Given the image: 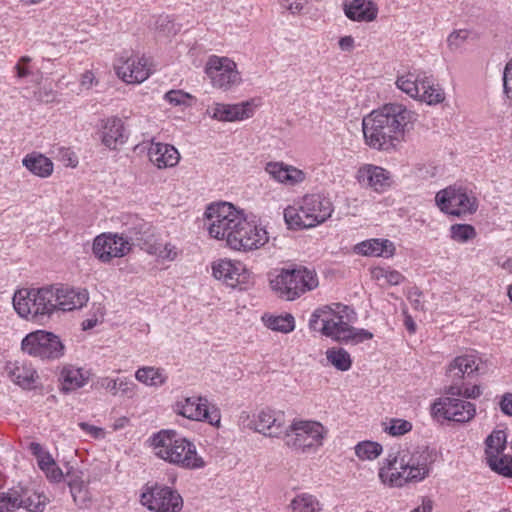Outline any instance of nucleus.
Instances as JSON below:
<instances>
[{
    "mask_svg": "<svg viewBox=\"0 0 512 512\" xmlns=\"http://www.w3.org/2000/svg\"><path fill=\"white\" fill-rule=\"evenodd\" d=\"M418 115L400 103H388L373 110L362 120L364 141L371 149L399 151L406 135L413 130Z\"/></svg>",
    "mask_w": 512,
    "mask_h": 512,
    "instance_id": "1",
    "label": "nucleus"
},
{
    "mask_svg": "<svg viewBox=\"0 0 512 512\" xmlns=\"http://www.w3.org/2000/svg\"><path fill=\"white\" fill-rule=\"evenodd\" d=\"M205 217L209 221L210 236L226 239L227 244L234 250H256L268 242L267 231L248 222L230 203L210 204L205 211Z\"/></svg>",
    "mask_w": 512,
    "mask_h": 512,
    "instance_id": "2",
    "label": "nucleus"
},
{
    "mask_svg": "<svg viewBox=\"0 0 512 512\" xmlns=\"http://www.w3.org/2000/svg\"><path fill=\"white\" fill-rule=\"evenodd\" d=\"M436 458L437 452L428 446L401 449L388 455L385 465L379 470V478L390 487L421 482L430 475Z\"/></svg>",
    "mask_w": 512,
    "mask_h": 512,
    "instance_id": "3",
    "label": "nucleus"
},
{
    "mask_svg": "<svg viewBox=\"0 0 512 512\" xmlns=\"http://www.w3.org/2000/svg\"><path fill=\"white\" fill-rule=\"evenodd\" d=\"M349 312L354 313L349 306L341 303L319 307L311 314L309 328L346 344L356 345L372 339L373 334L370 331L355 328L345 321V318L349 320Z\"/></svg>",
    "mask_w": 512,
    "mask_h": 512,
    "instance_id": "4",
    "label": "nucleus"
},
{
    "mask_svg": "<svg viewBox=\"0 0 512 512\" xmlns=\"http://www.w3.org/2000/svg\"><path fill=\"white\" fill-rule=\"evenodd\" d=\"M268 277L272 291L285 301H294L319 286L316 271L303 265L274 269Z\"/></svg>",
    "mask_w": 512,
    "mask_h": 512,
    "instance_id": "5",
    "label": "nucleus"
},
{
    "mask_svg": "<svg viewBox=\"0 0 512 512\" xmlns=\"http://www.w3.org/2000/svg\"><path fill=\"white\" fill-rule=\"evenodd\" d=\"M56 293L54 285H45L40 288H22L14 293L13 307L21 318L44 325L57 312Z\"/></svg>",
    "mask_w": 512,
    "mask_h": 512,
    "instance_id": "6",
    "label": "nucleus"
},
{
    "mask_svg": "<svg viewBox=\"0 0 512 512\" xmlns=\"http://www.w3.org/2000/svg\"><path fill=\"white\" fill-rule=\"evenodd\" d=\"M155 455L185 469H199L205 461L197 454L196 446L174 430H161L151 438Z\"/></svg>",
    "mask_w": 512,
    "mask_h": 512,
    "instance_id": "7",
    "label": "nucleus"
},
{
    "mask_svg": "<svg viewBox=\"0 0 512 512\" xmlns=\"http://www.w3.org/2000/svg\"><path fill=\"white\" fill-rule=\"evenodd\" d=\"M333 212L329 198L321 194L305 195L294 206L284 210V218L291 228H311L326 221Z\"/></svg>",
    "mask_w": 512,
    "mask_h": 512,
    "instance_id": "8",
    "label": "nucleus"
},
{
    "mask_svg": "<svg viewBox=\"0 0 512 512\" xmlns=\"http://www.w3.org/2000/svg\"><path fill=\"white\" fill-rule=\"evenodd\" d=\"M328 430L317 421L294 420L284 434L285 445L297 452H309L323 445Z\"/></svg>",
    "mask_w": 512,
    "mask_h": 512,
    "instance_id": "9",
    "label": "nucleus"
},
{
    "mask_svg": "<svg viewBox=\"0 0 512 512\" xmlns=\"http://www.w3.org/2000/svg\"><path fill=\"white\" fill-rule=\"evenodd\" d=\"M21 349L24 353L41 360H57L65 353V345L60 337L44 330L27 334L21 342Z\"/></svg>",
    "mask_w": 512,
    "mask_h": 512,
    "instance_id": "10",
    "label": "nucleus"
},
{
    "mask_svg": "<svg viewBox=\"0 0 512 512\" xmlns=\"http://www.w3.org/2000/svg\"><path fill=\"white\" fill-rule=\"evenodd\" d=\"M435 201L442 212L457 217L473 214L478 208L476 197L462 187L449 186L440 190Z\"/></svg>",
    "mask_w": 512,
    "mask_h": 512,
    "instance_id": "11",
    "label": "nucleus"
},
{
    "mask_svg": "<svg viewBox=\"0 0 512 512\" xmlns=\"http://www.w3.org/2000/svg\"><path fill=\"white\" fill-rule=\"evenodd\" d=\"M141 504L154 512H180L183 499L173 488L155 483L146 484L140 497Z\"/></svg>",
    "mask_w": 512,
    "mask_h": 512,
    "instance_id": "12",
    "label": "nucleus"
},
{
    "mask_svg": "<svg viewBox=\"0 0 512 512\" xmlns=\"http://www.w3.org/2000/svg\"><path fill=\"white\" fill-rule=\"evenodd\" d=\"M205 73L212 85L222 90H229L241 81L236 63L227 57L210 56L205 66Z\"/></svg>",
    "mask_w": 512,
    "mask_h": 512,
    "instance_id": "13",
    "label": "nucleus"
},
{
    "mask_svg": "<svg viewBox=\"0 0 512 512\" xmlns=\"http://www.w3.org/2000/svg\"><path fill=\"white\" fill-rule=\"evenodd\" d=\"M476 413L475 405L471 402L445 397L436 401L432 406L434 417L458 423H465L474 418Z\"/></svg>",
    "mask_w": 512,
    "mask_h": 512,
    "instance_id": "14",
    "label": "nucleus"
},
{
    "mask_svg": "<svg viewBox=\"0 0 512 512\" xmlns=\"http://www.w3.org/2000/svg\"><path fill=\"white\" fill-rule=\"evenodd\" d=\"M212 274L227 286L240 290L246 289L251 279V272L242 262L227 259L213 263Z\"/></svg>",
    "mask_w": 512,
    "mask_h": 512,
    "instance_id": "15",
    "label": "nucleus"
},
{
    "mask_svg": "<svg viewBox=\"0 0 512 512\" xmlns=\"http://www.w3.org/2000/svg\"><path fill=\"white\" fill-rule=\"evenodd\" d=\"M92 250L101 262L108 263L113 258L127 255L130 246L122 234L103 233L94 239Z\"/></svg>",
    "mask_w": 512,
    "mask_h": 512,
    "instance_id": "16",
    "label": "nucleus"
},
{
    "mask_svg": "<svg viewBox=\"0 0 512 512\" xmlns=\"http://www.w3.org/2000/svg\"><path fill=\"white\" fill-rule=\"evenodd\" d=\"M176 411L179 415L195 421H207L212 425H218L220 416L216 409L210 411L208 401L202 397H187L176 403Z\"/></svg>",
    "mask_w": 512,
    "mask_h": 512,
    "instance_id": "17",
    "label": "nucleus"
},
{
    "mask_svg": "<svg viewBox=\"0 0 512 512\" xmlns=\"http://www.w3.org/2000/svg\"><path fill=\"white\" fill-rule=\"evenodd\" d=\"M121 234L129 243L130 248L139 246L148 253H152L154 234L150 223L138 217H133L131 224Z\"/></svg>",
    "mask_w": 512,
    "mask_h": 512,
    "instance_id": "18",
    "label": "nucleus"
},
{
    "mask_svg": "<svg viewBox=\"0 0 512 512\" xmlns=\"http://www.w3.org/2000/svg\"><path fill=\"white\" fill-rule=\"evenodd\" d=\"M356 178L365 187L376 192H383L391 185V174L383 167L373 164H364L358 171Z\"/></svg>",
    "mask_w": 512,
    "mask_h": 512,
    "instance_id": "19",
    "label": "nucleus"
},
{
    "mask_svg": "<svg viewBox=\"0 0 512 512\" xmlns=\"http://www.w3.org/2000/svg\"><path fill=\"white\" fill-rule=\"evenodd\" d=\"M256 431L270 437L284 435L287 429L285 415L281 411L265 408L259 411L255 421Z\"/></svg>",
    "mask_w": 512,
    "mask_h": 512,
    "instance_id": "20",
    "label": "nucleus"
},
{
    "mask_svg": "<svg viewBox=\"0 0 512 512\" xmlns=\"http://www.w3.org/2000/svg\"><path fill=\"white\" fill-rule=\"evenodd\" d=\"M117 75L126 83H142L152 73L148 59L143 57H130L122 65L116 67Z\"/></svg>",
    "mask_w": 512,
    "mask_h": 512,
    "instance_id": "21",
    "label": "nucleus"
},
{
    "mask_svg": "<svg viewBox=\"0 0 512 512\" xmlns=\"http://www.w3.org/2000/svg\"><path fill=\"white\" fill-rule=\"evenodd\" d=\"M4 369L10 380L23 389L34 388L39 378L32 364L26 361H8Z\"/></svg>",
    "mask_w": 512,
    "mask_h": 512,
    "instance_id": "22",
    "label": "nucleus"
},
{
    "mask_svg": "<svg viewBox=\"0 0 512 512\" xmlns=\"http://www.w3.org/2000/svg\"><path fill=\"white\" fill-rule=\"evenodd\" d=\"M253 100L237 104H216L213 107L212 117L219 121L233 122L250 118L254 114Z\"/></svg>",
    "mask_w": 512,
    "mask_h": 512,
    "instance_id": "23",
    "label": "nucleus"
},
{
    "mask_svg": "<svg viewBox=\"0 0 512 512\" xmlns=\"http://www.w3.org/2000/svg\"><path fill=\"white\" fill-rule=\"evenodd\" d=\"M54 285L56 291V311L68 312L82 308L88 301L86 290H76L63 285Z\"/></svg>",
    "mask_w": 512,
    "mask_h": 512,
    "instance_id": "24",
    "label": "nucleus"
},
{
    "mask_svg": "<svg viewBox=\"0 0 512 512\" xmlns=\"http://www.w3.org/2000/svg\"><path fill=\"white\" fill-rule=\"evenodd\" d=\"M478 358L475 355H462L456 357L448 366L446 375L451 380V384L463 380H468L474 376L479 369Z\"/></svg>",
    "mask_w": 512,
    "mask_h": 512,
    "instance_id": "25",
    "label": "nucleus"
},
{
    "mask_svg": "<svg viewBox=\"0 0 512 512\" xmlns=\"http://www.w3.org/2000/svg\"><path fill=\"white\" fill-rule=\"evenodd\" d=\"M148 156L150 161L160 169L174 167L180 160V154L174 146L159 142L151 143Z\"/></svg>",
    "mask_w": 512,
    "mask_h": 512,
    "instance_id": "26",
    "label": "nucleus"
},
{
    "mask_svg": "<svg viewBox=\"0 0 512 512\" xmlns=\"http://www.w3.org/2000/svg\"><path fill=\"white\" fill-rule=\"evenodd\" d=\"M89 379V372L71 364L64 365L61 369L59 381L64 393L83 387Z\"/></svg>",
    "mask_w": 512,
    "mask_h": 512,
    "instance_id": "27",
    "label": "nucleus"
},
{
    "mask_svg": "<svg viewBox=\"0 0 512 512\" xmlns=\"http://www.w3.org/2000/svg\"><path fill=\"white\" fill-rule=\"evenodd\" d=\"M354 250L363 256L389 258L394 255L395 246L388 239H369L358 243Z\"/></svg>",
    "mask_w": 512,
    "mask_h": 512,
    "instance_id": "28",
    "label": "nucleus"
},
{
    "mask_svg": "<svg viewBox=\"0 0 512 512\" xmlns=\"http://www.w3.org/2000/svg\"><path fill=\"white\" fill-rule=\"evenodd\" d=\"M126 139L123 121L118 117L108 118L103 126L102 143L109 149H116Z\"/></svg>",
    "mask_w": 512,
    "mask_h": 512,
    "instance_id": "29",
    "label": "nucleus"
},
{
    "mask_svg": "<svg viewBox=\"0 0 512 512\" xmlns=\"http://www.w3.org/2000/svg\"><path fill=\"white\" fill-rule=\"evenodd\" d=\"M22 164L29 172L41 178L49 177L54 169L53 162L38 152L27 154L23 158Z\"/></svg>",
    "mask_w": 512,
    "mask_h": 512,
    "instance_id": "30",
    "label": "nucleus"
},
{
    "mask_svg": "<svg viewBox=\"0 0 512 512\" xmlns=\"http://www.w3.org/2000/svg\"><path fill=\"white\" fill-rule=\"evenodd\" d=\"M345 15L353 21L369 22L377 17V8L366 0H353L345 5Z\"/></svg>",
    "mask_w": 512,
    "mask_h": 512,
    "instance_id": "31",
    "label": "nucleus"
},
{
    "mask_svg": "<svg viewBox=\"0 0 512 512\" xmlns=\"http://www.w3.org/2000/svg\"><path fill=\"white\" fill-rule=\"evenodd\" d=\"M135 378L139 382L153 387H159L167 380V376L164 374L163 369L150 366L139 368L135 373Z\"/></svg>",
    "mask_w": 512,
    "mask_h": 512,
    "instance_id": "32",
    "label": "nucleus"
},
{
    "mask_svg": "<svg viewBox=\"0 0 512 512\" xmlns=\"http://www.w3.org/2000/svg\"><path fill=\"white\" fill-rule=\"evenodd\" d=\"M423 90L422 94L418 97L429 105H435L443 102L445 99L443 90L439 87V85H435L434 81L431 77L423 74L422 86Z\"/></svg>",
    "mask_w": 512,
    "mask_h": 512,
    "instance_id": "33",
    "label": "nucleus"
},
{
    "mask_svg": "<svg viewBox=\"0 0 512 512\" xmlns=\"http://www.w3.org/2000/svg\"><path fill=\"white\" fill-rule=\"evenodd\" d=\"M289 507L294 512H320L322 510L320 501L309 493L296 495L291 500Z\"/></svg>",
    "mask_w": 512,
    "mask_h": 512,
    "instance_id": "34",
    "label": "nucleus"
},
{
    "mask_svg": "<svg viewBox=\"0 0 512 512\" xmlns=\"http://www.w3.org/2000/svg\"><path fill=\"white\" fill-rule=\"evenodd\" d=\"M265 326L273 331L289 333L295 329V319L291 314L268 315L262 317Z\"/></svg>",
    "mask_w": 512,
    "mask_h": 512,
    "instance_id": "35",
    "label": "nucleus"
},
{
    "mask_svg": "<svg viewBox=\"0 0 512 512\" xmlns=\"http://www.w3.org/2000/svg\"><path fill=\"white\" fill-rule=\"evenodd\" d=\"M423 74L414 75L413 73H408L407 75L400 76L397 78L396 85L410 97L417 98L422 86Z\"/></svg>",
    "mask_w": 512,
    "mask_h": 512,
    "instance_id": "36",
    "label": "nucleus"
},
{
    "mask_svg": "<svg viewBox=\"0 0 512 512\" xmlns=\"http://www.w3.org/2000/svg\"><path fill=\"white\" fill-rule=\"evenodd\" d=\"M21 490L23 491V496H20V507L30 512H42L44 510L46 505V497L44 495L31 492L22 486Z\"/></svg>",
    "mask_w": 512,
    "mask_h": 512,
    "instance_id": "37",
    "label": "nucleus"
},
{
    "mask_svg": "<svg viewBox=\"0 0 512 512\" xmlns=\"http://www.w3.org/2000/svg\"><path fill=\"white\" fill-rule=\"evenodd\" d=\"M20 496H23L21 486L12 487L7 492L0 493V512H12L20 508Z\"/></svg>",
    "mask_w": 512,
    "mask_h": 512,
    "instance_id": "38",
    "label": "nucleus"
},
{
    "mask_svg": "<svg viewBox=\"0 0 512 512\" xmlns=\"http://www.w3.org/2000/svg\"><path fill=\"white\" fill-rule=\"evenodd\" d=\"M326 358L339 371H348L352 366L350 354L343 348L328 349Z\"/></svg>",
    "mask_w": 512,
    "mask_h": 512,
    "instance_id": "39",
    "label": "nucleus"
},
{
    "mask_svg": "<svg viewBox=\"0 0 512 512\" xmlns=\"http://www.w3.org/2000/svg\"><path fill=\"white\" fill-rule=\"evenodd\" d=\"M506 433L503 430H496L489 435L485 441L486 443V458L491 455H500L506 448Z\"/></svg>",
    "mask_w": 512,
    "mask_h": 512,
    "instance_id": "40",
    "label": "nucleus"
},
{
    "mask_svg": "<svg viewBox=\"0 0 512 512\" xmlns=\"http://www.w3.org/2000/svg\"><path fill=\"white\" fill-rule=\"evenodd\" d=\"M490 468L504 477L512 478V456L509 455H491L487 459Z\"/></svg>",
    "mask_w": 512,
    "mask_h": 512,
    "instance_id": "41",
    "label": "nucleus"
},
{
    "mask_svg": "<svg viewBox=\"0 0 512 512\" xmlns=\"http://www.w3.org/2000/svg\"><path fill=\"white\" fill-rule=\"evenodd\" d=\"M469 384L468 381L461 384L455 382L447 387L446 393L451 396H463L467 399L479 397L482 394L480 386L476 384L469 386Z\"/></svg>",
    "mask_w": 512,
    "mask_h": 512,
    "instance_id": "42",
    "label": "nucleus"
},
{
    "mask_svg": "<svg viewBox=\"0 0 512 512\" xmlns=\"http://www.w3.org/2000/svg\"><path fill=\"white\" fill-rule=\"evenodd\" d=\"M39 468L45 473L47 479L51 482H61L64 477L62 470L56 464L51 455H47L40 460Z\"/></svg>",
    "mask_w": 512,
    "mask_h": 512,
    "instance_id": "43",
    "label": "nucleus"
},
{
    "mask_svg": "<svg viewBox=\"0 0 512 512\" xmlns=\"http://www.w3.org/2000/svg\"><path fill=\"white\" fill-rule=\"evenodd\" d=\"M355 452L362 460H373L382 453V446L377 442L364 441L357 444Z\"/></svg>",
    "mask_w": 512,
    "mask_h": 512,
    "instance_id": "44",
    "label": "nucleus"
},
{
    "mask_svg": "<svg viewBox=\"0 0 512 512\" xmlns=\"http://www.w3.org/2000/svg\"><path fill=\"white\" fill-rule=\"evenodd\" d=\"M451 238L459 243H465L476 237V230L470 224H453L450 227Z\"/></svg>",
    "mask_w": 512,
    "mask_h": 512,
    "instance_id": "45",
    "label": "nucleus"
},
{
    "mask_svg": "<svg viewBox=\"0 0 512 512\" xmlns=\"http://www.w3.org/2000/svg\"><path fill=\"white\" fill-rule=\"evenodd\" d=\"M372 277L376 280L384 279L389 285H399L404 281V276L397 270L384 267H376L372 270Z\"/></svg>",
    "mask_w": 512,
    "mask_h": 512,
    "instance_id": "46",
    "label": "nucleus"
},
{
    "mask_svg": "<svg viewBox=\"0 0 512 512\" xmlns=\"http://www.w3.org/2000/svg\"><path fill=\"white\" fill-rule=\"evenodd\" d=\"M66 478L72 497H79V492L87 488L83 480V472L80 470L69 469L66 473Z\"/></svg>",
    "mask_w": 512,
    "mask_h": 512,
    "instance_id": "47",
    "label": "nucleus"
},
{
    "mask_svg": "<svg viewBox=\"0 0 512 512\" xmlns=\"http://www.w3.org/2000/svg\"><path fill=\"white\" fill-rule=\"evenodd\" d=\"M288 165L283 162H268L265 171L277 182L284 183Z\"/></svg>",
    "mask_w": 512,
    "mask_h": 512,
    "instance_id": "48",
    "label": "nucleus"
},
{
    "mask_svg": "<svg viewBox=\"0 0 512 512\" xmlns=\"http://www.w3.org/2000/svg\"><path fill=\"white\" fill-rule=\"evenodd\" d=\"M412 429V424L403 419H393L390 422V425L385 428V431L389 433L392 436H401L408 432H410Z\"/></svg>",
    "mask_w": 512,
    "mask_h": 512,
    "instance_id": "49",
    "label": "nucleus"
},
{
    "mask_svg": "<svg viewBox=\"0 0 512 512\" xmlns=\"http://www.w3.org/2000/svg\"><path fill=\"white\" fill-rule=\"evenodd\" d=\"M151 254H156L158 257L164 260L173 261L177 257L178 253L174 245L166 243L164 246L153 245Z\"/></svg>",
    "mask_w": 512,
    "mask_h": 512,
    "instance_id": "50",
    "label": "nucleus"
},
{
    "mask_svg": "<svg viewBox=\"0 0 512 512\" xmlns=\"http://www.w3.org/2000/svg\"><path fill=\"white\" fill-rule=\"evenodd\" d=\"M305 178L306 174L302 170L294 166L288 165L287 172L285 174V181L283 184L294 186L303 182Z\"/></svg>",
    "mask_w": 512,
    "mask_h": 512,
    "instance_id": "51",
    "label": "nucleus"
},
{
    "mask_svg": "<svg viewBox=\"0 0 512 512\" xmlns=\"http://www.w3.org/2000/svg\"><path fill=\"white\" fill-rule=\"evenodd\" d=\"M189 98H191V96L182 90H170L164 95V99L174 106L185 104L186 99Z\"/></svg>",
    "mask_w": 512,
    "mask_h": 512,
    "instance_id": "52",
    "label": "nucleus"
},
{
    "mask_svg": "<svg viewBox=\"0 0 512 512\" xmlns=\"http://www.w3.org/2000/svg\"><path fill=\"white\" fill-rule=\"evenodd\" d=\"M136 387V384L128 378H117V393L120 392L131 398L135 395Z\"/></svg>",
    "mask_w": 512,
    "mask_h": 512,
    "instance_id": "53",
    "label": "nucleus"
},
{
    "mask_svg": "<svg viewBox=\"0 0 512 512\" xmlns=\"http://www.w3.org/2000/svg\"><path fill=\"white\" fill-rule=\"evenodd\" d=\"M468 31L467 30H458L453 31L447 39L448 46L450 49H458L467 39Z\"/></svg>",
    "mask_w": 512,
    "mask_h": 512,
    "instance_id": "54",
    "label": "nucleus"
},
{
    "mask_svg": "<svg viewBox=\"0 0 512 512\" xmlns=\"http://www.w3.org/2000/svg\"><path fill=\"white\" fill-rule=\"evenodd\" d=\"M503 88L505 95L512 99V60L506 64L503 72Z\"/></svg>",
    "mask_w": 512,
    "mask_h": 512,
    "instance_id": "55",
    "label": "nucleus"
},
{
    "mask_svg": "<svg viewBox=\"0 0 512 512\" xmlns=\"http://www.w3.org/2000/svg\"><path fill=\"white\" fill-rule=\"evenodd\" d=\"M98 385L101 388L106 389L109 391L112 395L117 394V379H110L109 377H103L99 379Z\"/></svg>",
    "mask_w": 512,
    "mask_h": 512,
    "instance_id": "56",
    "label": "nucleus"
},
{
    "mask_svg": "<svg viewBox=\"0 0 512 512\" xmlns=\"http://www.w3.org/2000/svg\"><path fill=\"white\" fill-rule=\"evenodd\" d=\"M31 61V58L28 56H22L17 65L15 66V69L17 71V76L19 78L27 77L30 74V71L28 68L24 67V65L28 64Z\"/></svg>",
    "mask_w": 512,
    "mask_h": 512,
    "instance_id": "57",
    "label": "nucleus"
},
{
    "mask_svg": "<svg viewBox=\"0 0 512 512\" xmlns=\"http://www.w3.org/2000/svg\"><path fill=\"white\" fill-rule=\"evenodd\" d=\"M74 502L80 507L85 508L91 502L90 493L88 488H85L84 491L79 492V497H73Z\"/></svg>",
    "mask_w": 512,
    "mask_h": 512,
    "instance_id": "58",
    "label": "nucleus"
},
{
    "mask_svg": "<svg viewBox=\"0 0 512 512\" xmlns=\"http://www.w3.org/2000/svg\"><path fill=\"white\" fill-rule=\"evenodd\" d=\"M31 453L37 458L38 464L45 456L51 455L49 452L43 451L41 444L37 442H31L29 445Z\"/></svg>",
    "mask_w": 512,
    "mask_h": 512,
    "instance_id": "59",
    "label": "nucleus"
},
{
    "mask_svg": "<svg viewBox=\"0 0 512 512\" xmlns=\"http://www.w3.org/2000/svg\"><path fill=\"white\" fill-rule=\"evenodd\" d=\"M501 410L504 414L512 416V394L508 393L503 396L500 402Z\"/></svg>",
    "mask_w": 512,
    "mask_h": 512,
    "instance_id": "60",
    "label": "nucleus"
},
{
    "mask_svg": "<svg viewBox=\"0 0 512 512\" xmlns=\"http://www.w3.org/2000/svg\"><path fill=\"white\" fill-rule=\"evenodd\" d=\"M281 5L293 14L299 12L303 8L299 0H283Z\"/></svg>",
    "mask_w": 512,
    "mask_h": 512,
    "instance_id": "61",
    "label": "nucleus"
},
{
    "mask_svg": "<svg viewBox=\"0 0 512 512\" xmlns=\"http://www.w3.org/2000/svg\"><path fill=\"white\" fill-rule=\"evenodd\" d=\"M339 47L343 51H351L354 48V38L352 36L341 37Z\"/></svg>",
    "mask_w": 512,
    "mask_h": 512,
    "instance_id": "62",
    "label": "nucleus"
},
{
    "mask_svg": "<svg viewBox=\"0 0 512 512\" xmlns=\"http://www.w3.org/2000/svg\"><path fill=\"white\" fill-rule=\"evenodd\" d=\"M79 426L81 427L82 430L86 431L93 437H98V435L102 432L101 428H98L85 422L80 423Z\"/></svg>",
    "mask_w": 512,
    "mask_h": 512,
    "instance_id": "63",
    "label": "nucleus"
},
{
    "mask_svg": "<svg viewBox=\"0 0 512 512\" xmlns=\"http://www.w3.org/2000/svg\"><path fill=\"white\" fill-rule=\"evenodd\" d=\"M94 74L90 71H86L84 74H82L81 77V85L85 88H90L94 81Z\"/></svg>",
    "mask_w": 512,
    "mask_h": 512,
    "instance_id": "64",
    "label": "nucleus"
}]
</instances>
